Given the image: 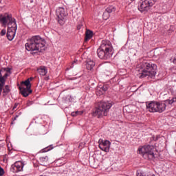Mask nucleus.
<instances>
[{"instance_id": "32", "label": "nucleus", "mask_w": 176, "mask_h": 176, "mask_svg": "<svg viewBox=\"0 0 176 176\" xmlns=\"http://www.w3.org/2000/svg\"><path fill=\"white\" fill-rule=\"evenodd\" d=\"M50 151V149H48V150H45V152H47V151Z\"/></svg>"}, {"instance_id": "6", "label": "nucleus", "mask_w": 176, "mask_h": 176, "mask_svg": "<svg viewBox=\"0 0 176 176\" xmlns=\"http://www.w3.org/2000/svg\"><path fill=\"white\" fill-rule=\"evenodd\" d=\"M138 153L144 160H153L156 157V148L153 145H144L138 148Z\"/></svg>"}, {"instance_id": "8", "label": "nucleus", "mask_w": 176, "mask_h": 176, "mask_svg": "<svg viewBox=\"0 0 176 176\" xmlns=\"http://www.w3.org/2000/svg\"><path fill=\"white\" fill-rule=\"evenodd\" d=\"M31 80H33V78H28L25 81L21 82V86L19 87V90L21 91L23 97L27 98L32 93Z\"/></svg>"}, {"instance_id": "13", "label": "nucleus", "mask_w": 176, "mask_h": 176, "mask_svg": "<svg viewBox=\"0 0 176 176\" xmlns=\"http://www.w3.org/2000/svg\"><path fill=\"white\" fill-rule=\"evenodd\" d=\"M116 8L113 6H109L107 8H106V10L104 11L103 14V19H105V15H107V17H109V14L111 12H115Z\"/></svg>"}, {"instance_id": "2", "label": "nucleus", "mask_w": 176, "mask_h": 176, "mask_svg": "<svg viewBox=\"0 0 176 176\" xmlns=\"http://www.w3.org/2000/svg\"><path fill=\"white\" fill-rule=\"evenodd\" d=\"M25 49L28 52H43L45 51V41L40 36H33L28 40L25 44Z\"/></svg>"}, {"instance_id": "19", "label": "nucleus", "mask_w": 176, "mask_h": 176, "mask_svg": "<svg viewBox=\"0 0 176 176\" xmlns=\"http://www.w3.org/2000/svg\"><path fill=\"white\" fill-rule=\"evenodd\" d=\"M93 37V32L87 30L85 33V41H88Z\"/></svg>"}, {"instance_id": "29", "label": "nucleus", "mask_w": 176, "mask_h": 176, "mask_svg": "<svg viewBox=\"0 0 176 176\" xmlns=\"http://www.w3.org/2000/svg\"><path fill=\"white\" fill-rule=\"evenodd\" d=\"M107 17V14L104 15V18H103L104 20H107V19L109 18Z\"/></svg>"}, {"instance_id": "17", "label": "nucleus", "mask_w": 176, "mask_h": 176, "mask_svg": "<svg viewBox=\"0 0 176 176\" xmlns=\"http://www.w3.org/2000/svg\"><path fill=\"white\" fill-rule=\"evenodd\" d=\"M95 63L94 60H88L87 63H86V68L87 70H93V68L94 67Z\"/></svg>"}, {"instance_id": "23", "label": "nucleus", "mask_w": 176, "mask_h": 176, "mask_svg": "<svg viewBox=\"0 0 176 176\" xmlns=\"http://www.w3.org/2000/svg\"><path fill=\"white\" fill-rule=\"evenodd\" d=\"M78 115H82V112L81 111H76V112H72V117H76Z\"/></svg>"}, {"instance_id": "14", "label": "nucleus", "mask_w": 176, "mask_h": 176, "mask_svg": "<svg viewBox=\"0 0 176 176\" xmlns=\"http://www.w3.org/2000/svg\"><path fill=\"white\" fill-rule=\"evenodd\" d=\"M40 162L41 163L42 165L45 166L48 164H51L52 161L50 160L49 157L45 156V157H40Z\"/></svg>"}, {"instance_id": "26", "label": "nucleus", "mask_w": 176, "mask_h": 176, "mask_svg": "<svg viewBox=\"0 0 176 176\" xmlns=\"http://www.w3.org/2000/svg\"><path fill=\"white\" fill-rule=\"evenodd\" d=\"M4 174H5V170H3V168L0 167V176L3 175Z\"/></svg>"}, {"instance_id": "3", "label": "nucleus", "mask_w": 176, "mask_h": 176, "mask_svg": "<svg viewBox=\"0 0 176 176\" xmlns=\"http://www.w3.org/2000/svg\"><path fill=\"white\" fill-rule=\"evenodd\" d=\"M0 23L3 25H8V32H6V37L8 41H12L15 37L16 31L17 30V24H16V19L12 18L11 15L6 14L0 18Z\"/></svg>"}, {"instance_id": "18", "label": "nucleus", "mask_w": 176, "mask_h": 176, "mask_svg": "<svg viewBox=\"0 0 176 176\" xmlns=\"http://www.w3.org/2000/svg\"><path fill=\"white\" fill-rule=\"evenodd\" d=\"M38 73H39L40 76H44L47 73V70L45 67L41 66L39 69H37Z\"/></svg>"}, {"instance_id": "4", "label": "nucleus", "mask_w": 176, "mask_h": 176, "mask_svg": "<svg viewBox=\"0 0 176 176\" xmlns=\"http://www.w3.org/2000/svg\"><path fill=\"white\" fill-rule=\"evenodd\" d=\"M112 45L108 40L102 41L100 48L98 49L96 53L100 60H108L111 57Z\"/></svg>"}, {"instance_id": "21", "label": "nucleus", "mask_w": 176, "mask_h": 176, "mask_svg": "<svg viewBox=\"0 0 176 176\" xmlns=\"http://www.w3.org/2000/svg\"><path fill=\"white\" fill-rule=\"evenodd\" d=\"M105 91H104V90H102V89H98L96 90V95H98V96H100V95H103L104 93H105Z\"/></svg>"}, {"instance_id": "27", "label": "nucleus", "mask_w": 176, "mask_h": 176, "mask_svg": "<svg viewBox=\"0 0 176 176\" xmlns=\"http://www.w3.org/2000/svg\"><path fill=\"white\" fill-rule=\"evenodd\" d=\"M138 176H149V175H144L142 173H138Z\"/></svg>"}, {"instance_id": "24", "label": "nucleus", "mask_w": 176, "mask_h": 176, "mask_svg": "<svg viewBox=\"0 0 176 176\" xmlns=\"http://www.w3.org/2000/svg\"><path fill=\"white\" fill-rule=\"evenodd\" d=\"M170 61V63H173L174 65H176V55L173 57H171Z\"/></svg>"}, {"instance_id": "25", "label": "nucleus", "mask_w": 176, "mask_h": 176, "mask_svg": "<svg viewBox=\"0 0 176 176\" xmlns=\"http://www.w3.org/2000/svg\"><path fill=\"white\" fill-rule=\"evenodd\" d=\"M6 32H7V31L6 30H2L1 32H0V35L5 36Z\"/></svg>"}, {"instance_id": "1", "label": "nucleus", "mask_w": 176, "mask_h": 176, "mask_svg": "<svg viewBox=\"0 0 176 176\" xmlns=\"http://www.w3.org/2000/svg\"><path fill=\"white\" fill-rule=\"evenodd\" d=\"M156 68L157 66L155 64L144 60L136 67V72H138V76L140 78H146L147 76L153 78L156 75Z\"/></svg>"}, {"instance_id": "28", "label": "nucleus", "mask_w": 176, "mask_h": 176, "mask_svg": "<svg viewBox=\"0 0 176 176\" xmlns=\"http://www.w3.org/2000/svg\"><path fill=\"white\" fill-rule=\"evenodd\" d=\"M17 107H18V104H15V105H14V107H12V111H15Z\"/></svg>"}, {"instance_id": "5", "label": "nucleus", "mask_w": 176, "mask_h": 176, "mask_svg": "<svg viewBox=\"0 0 176 176\" xmlns=\"http://www.w3.org/2000/svg\"><path fill=\"white\" fill-rule=\"evenodd\" d=\"M111 107L112 104L108 102H100V104H98V107L92 110V116L98 117V118L107 116L108 111Z\"/></svg>"}, {"instance_id": "11", "label": "nucleus", "mask_w": 176, "mask_h": 176, "mask_svg": "<svg viewBox=\"0 0 176 176\" xmlns=\"http://www.w3.org/2000/svg\"><path fill=\"white\" fill-rule=\"evenodd\" d=\"M142 3L138 6V10L141 12H144L145 11H148L150 10V8L153 6L154 3H155L156 0H143Z\"/></svg>"}, {"instance_id": "20", "label": "nucleus", "mask_w": 176, "mask_h": 176, "mask_svg": "<svg viewBox=\"0 0 176 176\" xmlns=\"http://www.w3.org/2000/svg\"><path fill=\"white\" fill-rule=\"evenodd\" d=\"M166 104H173L176 103V96L174 98H172V99H168L165 101Z\"/></svg>"}, {"instance_id": "22", "label": "nucleus", "mask_w": 176, "mask_h": 176, "mask_svg": "<svg viewBox=\"0 0 176 176\" xmlns=\"http://www.w3.org/2000/svg\"><path fill=\"white\" fill-rule=\"evenodd\" d=\"M98 89L102 90L103 91H107L108 90V85H104L102 87H98Z\"/></svg>"}, {"instance_id": "15", "label": "nucleus", "mask_w": 176, "mask_h": 176, "mask_svg": "<svg viewBox=\"0 0 176 176\" xmlns=\"http://www.w3.org/2000/svg\"><path fill=\"white\" fill-rule=\"evenodd\" d=\"M23 168V164L21 162H16L13 166V168L16 172L21 171Z\"/></svg>"}, {"instance_id": "30", "label": "nucleus", "mask_w": 176, "mask_h": 176, "mask_svg": "<svg viewBox=\"0 0 176 176\" xmlns=\"http://www.w3.org/2000/svg\"><path fill=\"white\" fill-rule=\"evenodd\" d=\"M18 118V116H16L15 118H13V120H16Z\"/></svg>"}, {"instance_id": "9", "label": "nucleus", "mask_w": 176, "mask_h": 176, "mask_svg": "<svg viewBox=\"0 0 176 176\" xmlns=\"http://www.w3.org/2000/svg\"><path fill=\"white\" fill-rule=\"evenodd\" d=\"M9 74H11L10 68L6 67L0 69V96L1 95L2 87L5 86L6 80Z\"/></svg>"}, {"instance_id": "10", "label": "nucleus", "mask_w": 176, "mask_h": 176, "mask_svg": "<svg viewBox=\"0 0 176 176\" xmlns=\"http://www.w3.org/2000/svg\"><path fill=\"white\" fill-rule=\"evenodd\" d=\"M56 15L58 19V22H59V24L63 25L65 23V18L67 16V12L63 8L59 7L56 8Z\"/></svg>"}, {"instance_id": "12", "label": "nucleus", "mask_w": 176, "mask_h": 176, "mask_svg": "<svg viewBox=\"0 0 176 176\" xmlns=\"http://www.w3.org/2000/svg\"><path fill=\"white\" fill-rule=\"evenodd\" d=\"M110 145H111V143L107 140L100 139L98 140V148H100V151H104L106 153L109 152Z\"/></svg>"}, {"instance_id": "7", "label": "nucleus", "mask_w": 176, "mask_h": 176, "mask_svg": "<svg viewBox=\"0 0 176 176\" xmlns=\"http://www.w3.org/2000/svg\"><path fill=\"white\" fill-rule=\"evenodd\" d=\"M148 112L155 113L158 112L162 113L166 109V104L160 102H150L146 103Z\"/></svg>"}, {"instance_id": "16", "label": "nucleus", "mask_w": 176, "mask_h": 176, "mask_svg": "<svg viewBox=\"0 0 176 176\" xmlns=\"http://www.w3.org/2000/svg\"><path fill=\"white\" fill-rule=\"evenodd\" d=\"M10 91V90L8 85L4 86V88H3V86H2L1 92H2V96L3 97L7 96V95L9 94Z\"/></svg>"}, {"instance_id": "34", "label": "nucleus", "mask_w": 176, "mask_h": 176, "mask_svg": "<svg viewBox=\"0 0 176 176\" xmlns=\"http://www.w3.org/2000/svg\"><path fill=\"white\" fill-rule=\"evenodd\" d=\"M175 145H176V142H175ZM175 153H176V150H175Z\"/></svg>"}, {"instance_id": "33", "label": "nucleus", "mask_w": 176, "mask_h": 176, "mask_svg": "<svg viewBox=\"0 0 176 176\" xmlns=\"http://www.w3.org/2000/svg\"><path fill=\"white\" fill-rule=\"evenodd\" d=\"M40 176H46V175H40Z\"/></svg>"}, {"instance_id": "31", "label": "nucleus", "mask_w": 176, "mask_h": 176, "mask_svg": "<svg viewBox=\"0 0 176 176\" xmlns=\"http://www.w3.org/2000/svg\"><path fill=\"white\" fill-rule=\"evenodd\" d=\"M148 176H155L154 175H151V174H148Z\"/></svg>"}]
</instances>
